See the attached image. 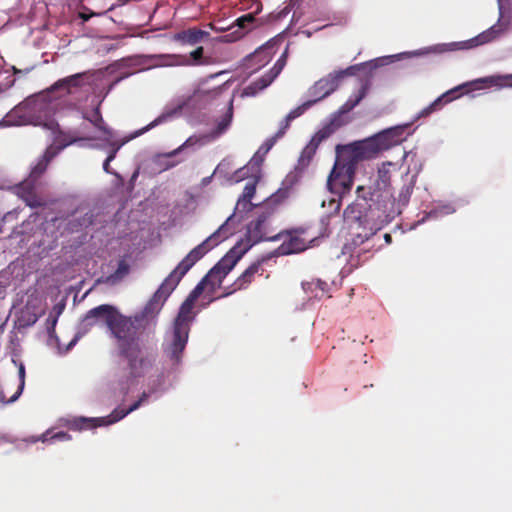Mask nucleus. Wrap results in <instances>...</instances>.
<instances>
[{"label":"nucleus","instance_id":"nucleus-28","mask_svg":"<svg viewBox=\"0 0 512 512\" xmlns=\"http://www.w3.org/2000/svg\"><path fill=\"white\" fill-rule=\"evenodd\" d=\"M258 180L259 179H251L246 183L244 190H243V194L237 201V204L235 207L236 212L240 213V212H244V211H249L251 209L252 204H251L250 200L252 199V197L255 194L256 183L258 182Z\"/></svg>","mask_w":512,"mask_h":512},{"label":"nucleus","instance_id":"nucleus-7","mask_svg":"<svg viewBox=\"0 0 512 512\" xmlns=\"http://www.w3.org/2000/svg\"><path fill=\"white\" fill-rule=\"evenodd\" d=\"M359 65L349 67L346 70L334 72L329 74L327 77H324L317 81L308 91L309 96L312 97L311 100L306 101L301 107H298L294 111L290 112L285 120L284 127L281 128V130L278 133V136H281L284 134V130L288 127L289 121L292 119H295L299 115L302 114V112L312 106L314 103L320 101L321 99L327 97L330 95L339 85L340 80L345 75H351L353 73V70L358 68Z\"/></svg>","mask_w":512,"mask_h":512},{"label":"nucleus","instance_id":"nucleus-49","mask_svg":"<svg viewBox=\"0 0 512 512\" xmlns=\"http://www.w3.org/2000/svg\"><path fill=\"white\" fill-rule=\"evenodd\" d=\"M128 388H129V384H127L126 386L122 387V389H123L124 391H127V390H128Z\"/></svg>","mask_w":512,"mask_h":512},{"label":"nucleus","instance_id":"nucleus-1","mask_svg":"<svg viewBox=\"0 0 512 512\" xmlns=\"http://www.w3.org/2000/svg\"><path fill=\"white\" fill-rule=\"evenodd\" d=\"M45 104L37 98H28L19 105L15 106L0 121L1 127L24 126V125H42L51 131L53 135V144L50 145L41 159L32 168L30 175L20 185L15 187V193L27 206L33 208L41 206L43 200L36 193L35 181L46 170L48 163L67 145L72 142H61V133L58 130V124L53 120H43L39 113L43 110Z\"/></svg>","mask_w":512,"mask_h":512},{"label":"nucleus","instance_id":"nucleus-13","mask_svg":"<svg viewBox=\"0 0 512 512\" xmlns=\"http://www.w3.org/2000/svg\"><path fill=\"white\" fill-rule=\"evenodd\" d=\"M274 222L275 220L271 212L261 213L249 222L246 236L240 241H243V245H249V249L260 241H276L277 238H280V235L273 234L275 230L273 227Z\"/></svg>","mask_w":512,"mask_h":512},{"label":"nucleus","instance_id":"nucleus-20","mask_svg":"<svg viewBox=\"0 0 512 512\" xmlns=\"http://www.w3.org/2000/svg\"><path fill=\"white\" fill-rule=\"evenodd\" d=\"M287 49L284 51V53L281 55V57L278 59L274 67L270 70V72L263 76L258 81L250 84L246 88L243 89L241 96L242 97H250L255 96L258 92L265 89L267 86H269L272 81L279 75V73L282 71L286 64V58H287Z\"/></svg>","mask_w":512,"mask_h":512},{"label":"nucleus","instance_id":"nucleus-29","mask_svg":"<svg viewBox=\"0 0 512 512\" xmlns=\"http://www.w3.org/2000/svg\"><path fill=\"white\" fill-rule=\"evenodd\" d=\"M208 35V32L203 30L189 29L177 33L174 36V40L193 46L201 42L202 39L207 37Z\"/></svg>","mask_w":512,"mask_h":512},{"label":"nucleus","instance_id":"nucleus-36","mask_svg":"<svg viewBox=\"0 0 512 512\" xmlns=\"http://www.w3.org/2000/svg\"><path fill=\"white\" fill-rule=\"evenodd\" d=\"M80 77H81V74H75V75L63 78V79L57 81L53 85L52 89L55 90V89L61 88V89H65V90L69 91V89L71 87L78 86Z\"/></svg>","mask_w":512,"mask_h":512},{"label":"nucleus","instance_id":"nucleus-16","mask_svg":"<svg viewBox=\"0 0 512 512\" xmlns=\"http://www.w3.org/2000/svg\"><path fill=\"white\" fill-rule=\"evenodd\" d=\"M189 332V328L173 323L171 329L165 334L163 351L166 357L174 363H179L181 360L182 353L189 338Z\"/></svg>","mask_w":512,"mask_h":512},{"label":"nucleus","instance_id":"nucleus-44","mask_svg":"<svg viewBox=\"0 0 512 512\" xmlns=\"http://www.w3.org/2000/svg\"><path fill=\"white\" fill-rule=\"evenodd\" d=\"M57 318H58L57 315L56 316L50 315L48 317V319H47V325H48L47 329H48L49 332L54 330V328L56 326V323H57Z\"/></svg>","mask_w":512,"mask_h":512},{"label":"nucleus","instance_id":"nucleus-32","mask_svg":"<svg viewBox=\"0 0 512 512\" xmlns=\"http://www.w3.org/2000/svg\"><path fill=\"white\" fill-rule=\"evenodd\" d=\"M259 270L260 262H255L250 265L235 282L237 289L245 288L249 283H251L254 275L257 274Z\"/></svg>","mask_w":512,"mask_h":512},{"label":"nucleus","instance_id":"nucleus-43","mask_svg":"<svg viewBox=\"0 0 512 512\" xmlns=\"http://www.w3.org/2000/svg\"><path fill=\"white\" fill-rule=\"evenodd\" d=\"M412 193L410 186H404L399 194V201L406 203Z\"/></svg>","mask_w":512,"mask_h":512},{"label":"nucleus","instance_id":"nucleus-48","mask_svg":"<svg viewBox=\"0 0 512 512\" xmlns=\"http://www.w3.org/2000/svg\"><path fill=\"white\" fill-rule=\"evenodd\" d=\"M222 168H223V164H220V165L217 167L216 172L221 171V170H222Z\"/></svg>","mask_w":512,"mask_h":512},{"label":"nucleus","instance_id":"nucleus-12","mask_svg":"<svg viewBox=\"0 0 512 512\" xmlns=\"http://www.w3.org/2000/svg\"><path fill=\"white\" fill-rule=\"evenodd\" d=\"M249 250V245L239 241L201 280L206 286L213 289L221 285L224 277L233 269L241 257Z\"/></svg>","mask_w":512,"mask_h":512},{"label":"nucleus","instance_id":"nucleus-5","mask_svg":"<svg viewBox=\"0 0 512 512\" xmlns=\"http://www.w3.org/2000/svg\"><path fill=\"white\" fill-rule=\"evenodd\" d=\"M363 160L351 144L338 145L336 160L327 180L330 192L339 197L349 193L354 183L357 164Z\"/></svg>","mask_w":512,"mask_h":512},{"label":"nucleus","instance_id":"nucleus-38","mask_svg":"<svg viewBox=\"0 0 512 512\" xmlns=\"http://www.w3.org/2000/svg\"><path fill=\"white\" fill-rule=\"evenodd\" d=\"M129 272V266L125 261H120L114 274L108 277L110 283H116L125 277Z\"/></svg>","mask_w":512,"mask_h":512},{"label":"nucleus","instance_id":"nucleus-30","mask_svg":"<svg viewBox=\"0 0 512 512\" xmlns=\"http://www.w3.org/2000/svg\"><path fill=\"white\" fill-rule=\"evenodd\" d=\"M275 44V41H270L264 46L260 47L256 50L252 55H250L248 61L250 63H258L259 67L266 65L270 59L272 58L274 52L271 51Z\"/></svg>","mask_w":512,"mask_h":512},{"label":"nucleus","instance_id":"nucleus-3","mask_svg":"<svg viewBox=\"0 0 512 512\" xmlns=\"http://www.w3.org/2000/svg\"><path fill=\"white\" fill-rule=\"evenodd\" d=\"M191 98V96H182L172 101L164 108L162 113L157 118H155L146 127L135 132V134L130 137L129 140L142 135L143 133L160 124L166 123L179 117L182 113V110L188 105ZM91 122L94 123L95 128L97 129V135L89 138L79 139L78 141L82 143V146L96 148H104L106 146L111 147L112 149L103 163V169L106 173H112L109 169L110 162L115 158L117 151L128 141V139L120 142L115 140L114 133L105 126L104 121L98 111L94 112V118L91 119Z\"/></svg>","mask_w":512,"mask_h":512},{"label":"nucleus","instance_id":"nucleus-11","mask_svg":"<svg viewBox=\"0 0 512 512\" xmlns=\"http://www.w3.org/2000/svg\"><path fill=\"white\" fill-rule=\"evenodd\" d=\"M170 294L171 292L160 285L144 308L130 317L137 333L155 326L156 318Z\"/></svg>","mask_w":512,"mask_h":512},{"label":"nucleus","instance_id":"nucleus-41","mask_svg":"<svg viewBox=\"0 0 512 512\" xmlns=\"http://www.w3.org/2000/svg\"><path fill=\"white\" fill-rule=\"evenodd\" d=\"M289 195V190L287 188H280L276 193H274L266 202L265 206L268 207L271 204H277L286 199Z\"/></svg>","mask_w":512,"mask_h":512},{"label":"nucleus","instance_id":"nucleus-50","mask_svg":"<svg viewBox=\"0 0 512 512\" xmlns=\"http://www.w3.org/2000/svg\"><path fill=\"white\" fill-rule=\"evenodd\" d=\"M74 343H75V340H73L72 342H70V345H69V346H72Z\"/></svg>","mask_w":512,"mask_h":512},{"label":"nucleus","instance_id":"nucleus-40","mask_svg":"<svg viewBox=\"0 0 512 512\" xmlns=\"http://www.w3.org/2000/svg\"><path fill=\"white\" fill-rule=\"evenodd\" d=\"M455 211H456V209L454 206H452L451 204H445V205L439 206L436 209L432 210L429 213L428 217L437 218V217L452 214Z\"/></svg>","mask_w":512,"mask_h":512},{"label":"nucleus","instance_id":"nucleus-35","mask_svg":"<svg viewBox=\"0 0 512 512\" xmlns=\"http://www.w3.org/2000/svg\"><path fill=\"white\" fill-rule=\"evenodd\" d=\"M70 439H71L70 435L67 434L66 432H57L50 436V431L48 430L39 437H32L30 439V441L32 443H35L37 441H41L43 443H46V442L52 443L55 441H68Z\"/></svg>","mask_w":512,"mask_h":512},{"label":"nucleus","instance_id":"nucleus-34","mask_svg":"<svg viewBox=\"0 0 512 512\" xmlns=\"http://www.w3.org/2000/svg\"><path fill=\"white\" fill-rule=\"evenodd\" d=\"M302 287L306 293H310L313 297H321L325 291L327 284L319 279L302 283Z\"/></svg>","mask_w":512,"mask_h":512},{"label":"nucleus","instance_id":"nucleus-25","mask_svg":"<svg viewBox=\"0 0 512 512\" xmlns=\"http://www.w3.org/2000/svg\"><path fill=\"white\" fill-rule=\"evenodd\" d=\"M262 162L263 158L257 152L246 166L235 171L230 180L237 183L246 178H250V180L260 179V166Z\"/></svg>","mask_w":512,"mask_h":512},{"label":"nucleus","instance_id":"nucleus-22","mask_svg":"<svg viewBox=\"0 0 512 512\" xmlns=\"http://www.w3.org/2000/svg\"><path fill=\"white\" fill-rule=\"evenodd\" d=\"M203 47L200 46L190 53L189 56L179 54H165L158 56L159 62L156 66L170 67V66H189L198 64L203 56Z\"/></svg>","mask_w":512,"mask_h":512},{"label":"nucleus","instance_id":"nucleus-39","mask_svg":"<svg viewBox=\"0 0 512 512\" xmlns=\"http://www.w3.org/2000/svg\"><path fill=\"white\" fill-rule=\"evenodd\" d=\"M18 377L19 385L17 391L12 396H10V400L12 401H16L19 398L25 386V366L21 362L18 364Z\"/></svg>","mask_w":512,"mask_h":512},{"label":"nucleus","instance_id":"nucleus-17","mask_svg":"<svg viewBox=\"0 0 512 512\" xmlns=\"http://www.w3.org/2000/svg\"><path fill=\"white\" fill-rule=\"evenodd\" d=\"M124 356L128 360V380L131 382L139 378H148L155 370L154 359L148 355H144L139 348L135 354Z\"/></svg>","mask_w":512,"mask_h":512},{"label":"nucleus","instance_id":"nucleus-18","mask_svg":"<svg viewBox=\"0 0 512 512\" xmlns=\"http://www.w3.org/2000/svg\"><path fill=\"white\" fill-rule=\"evenodd\" d=\"M207 286L204 282H199L196 287L190 292L188 297L182 303L178 315L174 320V324L185 326L190 329L192 322L195 319L196 312L194 310L195 302L199 298V296L203 293L204 289Z\"/></svg>","mask_w":512,"mask_h":512},{"label":"nucleus","instance_id":"nucleus-14","mask_svg":"<svg viewBox=\"0 0 512 512\" xmlns=\"http://www.w3.org/2000/svg\"><path fill=\"white\" fill-rule=\"evenodd\" d=\"M210 249L206 240L200 243L198 246L193 248L186 257L177 265V267L164 279L162 286L165 287L169 292H173L179 284L182 277L199 261Z\"/></svg>","mask_w":512,"mask_h":512},{"label":"nucleus","instance_id":"nucleus-51","mask_svg":"<svg viewBox=\"0 0 512 512\" xmlns=\"http://www.w3.org/2000/svg\"><path fill=\"white\" fill-rule=\"evenodd\" d=\"M2 232V229L0 228V233Z\"/></svg>","mask_w":512,"mask_h":512},{"label":"nucleus","instance_id":"nucleus-4","mask_svg":"<svg viewBox=\"0 0 512 512\" xmlns=\"http://www.w3.org/2000/svg\"><path fill=\"white\" fill-rule=\"evenodd\" d=\"M498 1V7H499V19L497 23L487 30L483 31L482 33L478 34L477 36L465 40V41H459V42H450V43H442L433 45L430 47L422 48L419 50L411 51V52H403L392 56H386L382 58H378L375 61H371L369 63H366V65H370L373 68L378 66V63L380 65L388 64L390 62H393L395 60H401L404 58L409 57H416V56H422L429 53H436L441 54L445 52L450 51H456V50H469L487 43H490L503 35L510 26V19L504 16V9L507 5L510 4V0H497Z\"/></svg>","mask_w":512,"mask_h":512},{"label":"nucleus","instance_id":"nucleus-6","mask_svg":"<svg viewBox=\"0 0 512 512\" xmlns=\"http://www.w3.org/2000/svg\"><path fill=\"white\" fill-rule=\"evenodd\" d=\"M165 390V379L162 372L155 369L147 378V391H144L140 398L131 405L128 409H115L109 416L107 417H98V418H81L77 421L76 426L80 429L83 428H91L98 426H107L113 424L122 418H124L127 414L138 409L144 402L148 401L149 398L154 397L157 398L161 392Z\"/></svg>","mask_w":512,"mask_h":512},{"label":"nucleus","instance_id":"nucleus-9","mask_svg":"<svg viewBox=\"0 0 512 512\" xmlns=\"http://www.w3.org/2000/svg\"><path fill=\"white\" fill-rule=\"evenodd\" d=\"M405 126H395L386 129L377 135L351 145L365 160L374 157L380 151L389 149L403 140Z\"/></svg>","mask_w":512,"mask_h":512},{"label":"nucleus","instance_id":"nucleus-8","mask_svg":"<svg viewBox=\"0 0 512 512\" xmlns=\"http://www.w3.org/2000/svg\"><path fill=\"white\" fill-rule=\"evenodd\" d=\"M489 86H498V87H512V74L508 75H493L483 78H478L473 81H469L466 83H463L447 92L442 94L440 97H438L434 102H432L428 107L424 108L420 115L421 116H427L433 111L437 110L439 106L444 103H448L452 101L453 99L459 97V95H454L455 92L462 90L464 88H469L466 92H469L470 90H476V89H485Z\"/></svg>","mask_w":512,"mask_h":512},{"label":"nucleus","instance_id":"nucleus-23","mask_svg":"<svg viewBox=\"0 0 512 512\" xmlns=\"http://www.w3.org/2000/svg\"><path fill=\"white\" fill-rule=\"evenodd\" d=\"M255 18L251 14L244 15L236 20V24L230 26L229 28L224 27L223 25L216 26L212 25V29L215 31H225L227 29H234V31L230 34L224 35L221 37V41L224 42H232L242 38L251 28Z\"/></svg>","mask_w":512,"mask_h":512},{"label":"nucleus","instance_id":"nucleus-24","mask_svg":"<svg viewBox=\"0 0 512 512\" xmlns=\"http://www.w3.org/2000/svg\"><path fill=\"white\" fill-rule=\"evenodd\" d=\"M197 142V139L192 137L188 138L182 145L178 148L174 149L171 152L167 153H157L155 154L151 161L155 165V168L158 172H163L168 169H171L177 165L178 162L172 161L171 158L179 154L186 147L192 146Z\"/></svg>","mask_w":512,"mask_h":512},{"label":"nucleus","instance_id":"nucleus-15","mask_svg":"<svg viewBox=\"0 0 512 512\" xmlns=\"http://www.w3.org/2000/svg\"><path fill=\"white\" fill-rule=\"evenodd\" d=\"M210 249L206 240L200 243L198 246L193 248L186 257L177 265V267L164 279L162 286L165 287L169 292H173L179 284L182 277L199 261Z\"/></svg>","mask_w":512,"mask_h":512},{"label":"nucleus","instance_id":"nucleus-19","mask_svg":"<svg viewBox=\"0 0 512 512\" xmlns=\"http://www.w3.org/2000/svg\"><path fill=\"white\" fill-rule=\"evenodd\" d=\"M117 310L111 305H100L87 312L81 321V329L86 332L95 325L109 327Z\"/></svg>","mask_w":512,"mask_h":512},{"label":"nucleus","instance_id":"nucleus-42","mask_svg":"<svg viewBox=\"0 0 512 512\" xmlns=\"http://www.w3.org/2000/svg\"><path fill=\"white\" fill-rule=\"evenodd\" d=\"M11 274L8 271L0 272V300L6 296V289L10 285Z\"/></svg>","mask_w":512,"mask_h":512},{"label":"nucleus","instance_id":"nucleus-2","mask_svg":"<svg viewBox=\"0 0 512 512\" xmlns=\"http://www.w3.org/2000/svg\"><path fill=\"white\" fill-rule=\"evenodd\" d=\"M389 184L388 170L385 165L378 170L377 188L366 192L364 186H358L357 200L345 210L348 218L360 222L368 239L389 222L388 207L392 204V194L386 188Z\"/></svg>","mask_w":512,"mask_h":512},{"label":"nucleus","instance_id":"nucleus-33","mask_svg":"<svg viewBox=\"0 0 512 512\" xmlns=\"http://www.w3.org/2000/svg\"><path fill=\"white\" fill-rule=\"evenodd\" d=\"M366 92L367 85L362 84L361 87L342 105L341 112L346 113L352 110L365 97Z\"/></svg>","mask_w":512,"mask_h":512},{"label":"nucleus","instance_id":"nucleus-45","mask_svg":"<svg viewBox=\"0 0 512 512\" xmlns=\"http://www.w3.org/2000/svg\"><path fill=\"white\" fill-rule=\"evenodd\" d=\"M17 212L16 211H10L8 212L2 219V221H10L16 218Z\"/></svg>","mask_w":512,"mask_h":512},{"label":"nucleus","instance_id":"nucleus-46","mask_svg":"<svg viewBox=\"0 0 512 512\" xmlns=\"http://www.w3.org/2000/svg\"><path fill=\"white\" fill-rule=\"evenodd\" d=\"M13 401L10 400V397L7 398L4 391L0 387V403H12Z\"/></svg>","mask_w":512,"mask_h":512},{"label":"nucleus","instance_id":"nucleus-31","mask_svg":"<svg viewBox=\"0 0 512 512\" xmlns=\"http://www.w3.org/2000/svg\"><path fill=\"white\" fill-rule=\"evenodd\" d=\"M41 310L36 307L34 303H27L25 308L20 312L18 321L21 326H31L39 318Z\"/></svg>","mask_w":512,"mask_h":512},{"label":"nucleus","instance_id":"nucleus-10","mask_svg":"<svg viewBox=\"0 0 512 512\" xmlns=\"http://www.w3.org/2000/svg\"><path fill=\"white\" fill-rule=\"evenodd\" d=\"M111 336L116 340V345L123 355H132L138 351L137 331L132 319L120 314L118 311L108 327Z\"/></svg>","mask_w":512,"mask_h":512},{"label":"nucleus","instance_id":"nucleus-27","mask_svg":"<svg viewBox=\"0 0 512 512\" xmlns=\"http://www.w3.org/2000/svg\"><path fill=\"white\" fill-rule=\"evenodd\" d=\"M331 133V130L327 127L320 131H318L310 140V142L306 145V147L303 149L301 156H300V163L305 165L307 164L312 156L314 155L318 145L321 143L322 140L327 138Z\"/></svg>","mask_w":512,"mask_h":512},{"label":"nucleus","instance_id":"nucleus-47","mask_svg":"<svg viewBox=\"0 0 512 512\" xmlns=\"http://www.w3.org/2000/svg\"><path fill=\"white\" fill-rule=\"evenodd\" d=\"M384 240L387 244H390L392 239H391V235L390 234H385L384 235Z\"/></svg>","mask_w":512,"mask_h":512},{"label":"nucleus","instance_id":"nucleus-26","mask_svg":"<svg viewBox=\"0 0 512 512\" xmlns=\"http://www.w3.org/2000/svg\"><path fill=\"white\" fill-rule=\"evenodd\" d=\"M237 213L238 212L235 211L233 215L228 217L225 223H223L213 234H211L207 239H205L206 242H208L212 248L233 234L234 218L236 217Z\"/></svg>","mask_w":512,"mask_h":512},{"label":"nucleus","instance_id":"nucleus-21","mask_svg":"<svg viewBox=\"0 0 512 512\" xmlns=\"http://www.w3.org/2000/svg\"><path fill=\"white\" fill-rule=\"evenodd\" d=\"M277 235H280V238H277L276 241H282L281 245L278 247V253L280 255L302 252L310 247V244L315 241V239L307 240L299 234L277 233Z\"/></svg>","mask_w":512,"mask_h":512},{"label":"nucleus","instance_id":"nucleus-37","mask_svg":"<svg viewBox=\"0 0 512 512\" xmlns=\"http://www.w3.org/2000/svg\"><path fill=\"white\" fill-rule=\"evenodd\" d=\"M233 116V107H232V100L230 101L229 108L227 113L221 118V120L217 124L215 136H219L220 134L224 133L228 127L231 124Z\"/></svg>","mask_w":512,"mask_h":512}]
</instances>
